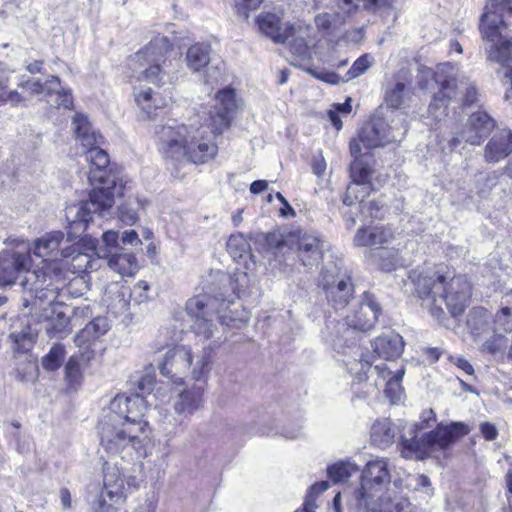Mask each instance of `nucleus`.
Returning a JSON list of instances; mask_svg holds the SVG:
<instances>
[{
	"instance_id": "1",
	"label": "nucleus",
	"mask_w": 512,
	"mask_h": 512,
	"mask_svg": "<svg viewBox=\"0 0 512 512\" xmlns=\"http://www.w3.org/2000/svg\"><path fill=\"white\" fill-rule=\"evenodd\" d=\"M212 102L209 110L203 111L204 124L200 127H188L174 119L156 126L155 140L164 158L197 165L214 159L218 146L206 135L207 129L214 135H221L230 127L236 110L234 90L219 91Z\"/></svg>"
},
{
	"instance_id": "2",
	"label": "nucleus",
	"mask_w": 512,
	"mask_h": 512,
	"mask_svg": "<svg viewBox=\"0 0 512 512\" xmlns=\"http://www.w3.org/2000/svg\"><path fill=\"white\" fill-rule=\"evenodd\" d=\"M86 161L90 162L89 181L94 186L89 194V199L66 208V219L69 223L67 242L73 243L87 229L94 215H102L109 210L115 196L123 195L124 186L119 178L109 168V156L107 152L93 145L86 147L84 151Z\"/></svg>"
},
{
	"instance_id": "3",
	"label": "nucleus",
	"mask_w": 512,
	"mask_h": 512,
	"mask_svg": "<svg viewBox=\"0 0 512 512\" xmlns=\"http://www.w3.org/2000/svg\"><path fill=\"white\" fill-rule=\"evenodd\" d=\"M405 286L410 287L438 322L445 318L444 306L456 317L464 312L471 296V285L464 276H450L437 267L412 270Z\"/></svg>"
},
{
	"instance_id": "4",
	"label": "nucleus",
	"mask_w": 512,
	"mask_h": 512,
	"mask_svg": "<svg viewBox=\"0 0 512 512\" xmlns=\"http://www.w3.org/2000/svg\"><path fill=\"white\" fill-rule=\"evenodd\" d=\"M146 425L140 418L110 412L99 424L100 444L108 454L122 459L144 457Z\"/></svg>"
},
{
	"instance_id": "5",
	"label": "nucleus",
	"mask_w": 512,
	"mask_h": 512,
	"mask_svg": "<svg viewBox=\"0 0 512 512\" xmlns=\"http://www.w3.org/2000/svg\"><path fill=\"white\" fill-rule=\"evenodd\" d=\"M391 482V476L388 471L387 462L383 459L370 461L362 471L360 486L355 488H345L338 492L333 499L335 512L340 511L342 496L346 499V506L349 512H363L367 503H373L375 498L384 501V494H388L393 489L388 486Z\"/></svg>"
},
{
	"instance_id": "6",
	"label": "nucleus",
	"mask_w": 512,
	"mask_h": 512,
	"mask_svg": "<svg viewBox=\"0 0 512 512\" xmlns=\"http://www.w3.org/2000/svg\"><path fill=\"white\" fill-rule=\"evenodd\" d=\"M171 48L168 37L158 35L137 52L131 59V65L138 69L137 80L151 82L157 87L171 83L173 77L167 70L168 61L165 57Z\"/></svg>"
},
{
	"instance_id": "7",
	"label": "nucleus",
	"mask_w": 512,
	"mask_h": 512,
	"mask_svg": "<svg viewBox=\"0 0 512 512\" xmlns=\"http://www.w3.org/2000/svg\"><path fill=\"white\" fill-rule=\"evenodd\" d=\"M469 431L468 426L462 422L439 424L434 430L423 434L420 439L402 437V454L405 458L423 459L436 449H446L456 440L467 435Z\"/></svg>"
},
{
	"instance_id": "8",
	"label": "nucleus",
	"mask_w": 512,
	"mask_h": 512,
	"mask_svg": "<svg viewBox=\"0 0 512 512\" xmlns=\"http://www.w3.org/2000/svg\"><path fill=\"white\" fill-rule=\"evenodd\" d=\"M408 131L407 115L403 112L392 111L388 118L374 116L359 132V144L372 149L383 147L392 142H400Z\"/></svg>"
},
{
	"instance_id": "9",
	"label": "nucleus",
	"mask_w": 512,
	"mask_h": 512,
	"mask_svg": "<svg viewBox=\"0 0 512 512\" xmlns=\"http://www.w3.org/2000/svg\"><path fill=\"white\" fill-rule=\"evenodd\" d=\"M359 361L346 362L349 372L355 376L358 381H363L368 378V373L372 372L377 375L375 386L377 389L384 388L385 395L392 403L401 400L403 389L401 381L404 376V369L397 370L393 375L391 370L385 365H375L373 368L368 359L363 354H360Z\"/></svg>"
},
{
	"instance_id": "10",
	"label": "nucleus",
	"mask_w": 512,
	"mask_h": 512,
	"mask_svg": "<svg viewBox=\"0 0 512 512\" xmlns=\"http://www.w3.org/2000/svg\"><path fill=\"white\" fill-rule=\"evenodd\" d=\"M319 286L325 292L328 302L336 309L346 307L353 298L354 287L347 271L335 262H328L322 268Z\"/></svg>"
},
{
	"instance_id": "11",
	"label": "nucleus",
	"mask_w": 512,
	"mask_h": 512,
	"mask_svg": "<svg viewBox=\"0 0 512 512\" xmlns=\"http://www.w3.org/2000/svg\"><path fill=\"white\" fill-rule=\"evenodd\" d=\"M224 305V301L219 302L217 298L209 295H198L187 301L186 311L194 319L192 328L198 337L205 340L215 337L217 327L213 323V317L221 313Z\"/></svg>"
},
{
	"instance_id": "12",
	"label": "nucleus",
	"mask_w": 512,
	"mask_h": 512,
	"mask_svg": "<svg viewBox=\"0 0 512 512\" xmlns=\"http://www.w3.org/2000/svg\"><path fill=\"white\" fill-rule=\"evenodd\" d=\"M437 82H440L441 88L438 93L433 97L431 104L429 105V111L444 108L452 101L461 103L462 106H470L475 103L478 99V92L475 85L469 81L465 76L458 78H447L440 80L437 78ZM445 110H443V113Z\"/></svg>"
},
{
	"instance_id": "13",
	"label": "nucleus",
	"mask_w": 512,
	"mask_h": 512,
	"mask_svg": "<svg viewBox=\"0 0 512 512\" xmlns=\"http://www.w3.org/2000/svg\"><path fill=\"white\" fill-rule=\"evenodd\" d=\"M125 499V484L123 473L117 466H104L103 487L97 495L90 500L92 509L95 512H109L114 504Z\"/></svg>"
},
{
	"instance_id": "14",
	"label": "nucleus",
	"mask_w": 512,
	"mask_h": 512,
	"mask_svg": "<svg viewBox=\"0 0 512 512\" xmlns=\"http://www.w3.org/2000/svg\"><path fill=\"white\" fill-rule=\"evenodd\" d=\"M495 127V120L485 111L471 114L464 128L448 140L451 150L456 149L461 142L480 145Z\"/></svg>"
},
{
	"instance_id": "15",
	"label": "nucleus",
	"mask_w": 512,
	"mask_h": 512,
	"mask_svg": "<svg viewBox=\"0 0 512 512\" xmlns=\"http://www.w3.org/2000/svg\"><path fill=\"white\" fill-rule=\"evenodd\" d=\"M31 257L28 253L3 252L0 254V285H12L16 282L21 273L26 272L28 276L21 282L27 287L32 278H38L39 273L30 272Z\"/></svg>"
},
{
	"instance_id": "16",
	"label": "nucleus",
	"mask_w": 512,
	"mask_h": 512,
	"mask_svg": "<svg viewBox=\"0 0 512 512\" xmlns=\"http://www.w3.org/2000/svg\"><path fill=\"white\" fill-rule=\"evenodd\" d=\"M360 3L365 10L379 13L382 17H389L394 10V0H317L321 7L331 8L339 18H345L355 13L360 8Z\"/></svg>"
},
{
	"instance_id": "17",
	"label": "nucleus",
	"mask_w": 512,
	"mask_h": 512,
	"mask_svg": "<svg viewBox=\"0 0 512 512\" xmlns=\"http://www.w3.org/2000/svg\"><path fill=\"white\" fill-rule=\"evenodd\" d=\"M191 364V349L186 346H176L165 354L163 362L159 365V370L161 375L176 384H181L188 375Z\"/></svg>"
},
{
	"instance_id": "18",
	"label": "nucleus",
	"mask_w": 512,
	"mask_h": 512,
	"mask_svg": "<svg viewBox=\"0 0 512 512\" xmlns=\"http://www.w3.org/2000/svg\"><path fill=\"white\" fill-rule=\"evenodd\" d=\"M381 313V308L374 296L365 292L357 309L346 315L345 322L350 328L368 331L374 327Z\"/></svg>"
},
{
	"instance_id": "19",
	"label": "nucleus",
	"mask_w": 512,
	"mask_h": 512,
	"mask_svg": "<svg viewBox=\"0 0 512 512\" xmlns=\"http://www.w3.org/2000/svg\"><path fill=\"white\" fill-rule=\"evenodd\" d=\"M19 87H22L35 95H55L54 104L57 107L67 109L73 104L70 90L61 86L60 79L57 76H50L45 82H41L39 79H28L20 82Z\"/></svg>"
},
{
	"instance_id": "20",
	"label": "nucleus",
	"mask_w": 512,
	"mask_h": 512,
	"mask_svg": "<svg viewBox=\"0 0 512 512\" xmlns=\"http://www.w3.org/2000/svg\"><path fill=\"white\" fill-rule=\"evenodd\" d=\"M299 260L305 267H313L322 258V241L319 236L302 230L291 234Z\"/></svg>"
},
{
	"instance_id": "21",
	"label": "nucleus",
	"mask_w": 512,
	"mask_h": 512,
	"mask_svg": "<svg viewBox=\"0 0 512 512\" xmlns=\"http://www.w3.org/2000/svg\"><path fill=\"white\" fill-rule=\"evenodd\" d=\"M256 22L261 33L274 43L283 44L296 32V24L283 22L275 13H261Z\"/></svg>"
},
{
	"instance_id": "22",
	"label": "nucleus",
	"mask_w": 512,
	"mask_h": 512,
	"mask_svg": "<svg viewBox=\"0 0 512 512\" xmlns=\"http://www.w3.org/2000/svg\"><path fill=\"white\" fill-rule=\"evenodd\" d=\"M412 96L413 90L410 83L399 74L388 81L384 89V100L387 106L394 109L406 107Z\"/></svg>"
},
{
	"instance_id": "23",
	"label": "nucleus",
	"mask_w": 512,
	"mask_h": 512,
	"mask_svg": "<svg viewBox=\"0 0 512 512\" xmlns=\"http://www.w3.org/2000/svg\"><path fill=\"white\" fill-rule=\"evenodd\" d=\"M204 387L200 384H193L190 388L179 392L173 399V408L179 415L190 416L198 411L203 405Z\"/></svg>"
},
{
	"instance_id": "24",
	"label": "nucleus",
	"mask_w": 512,
	"mask_h": 512,
	"mask_svg": "<svg viewBox=\"0 0 512 512\" xmlns=\"http://www.w3.org/2000/svg\"><path fill=\"white\" fill-rule=\"evenodd\" d=\"M350 154L354 158L350 164V176L354 181L371 183L370 178L373 174L374 160L368 153L361 152V146L353 139L350 142Z\"/></svg>"
},
{
	"instance_id": "25",
	"label": "nucleus",
	"mask_w": 512,
	"mask_h": 512,
	"mask_svg": "<svg viewBox=\"0 0 512 512\" xmlns=\"http://www.w3.org/2000/svg\"><path fill=\"white\" fill-rule=\"evenodd\" d=\"M466 325L474 341L480 342L493 331L492 314L483 307H474L467 315Z\"/></svg>"
},
{
	"instance_id": "26",
	"label": "nucleus",
	"mask_w": 512,
	"mask_h": 512,
	"mask_svg": "<svg viewBox=\"0 0 512 512\" xmlns=\"http://www.w3.org/2000/svg\"><path fill=\"white\" fill-rule=\"evenodd\" d=\"M512 152V131L501 129L489 140L485 147L486 161L496 163Z\"/></svg>"
},
{
	"instance_id": "27",
	"label": "nucleus",
	"mask_w": 512,
	"mask_h": 512,
	"mask_svg": "<svg viewBox=\"0 0 512 512\" xmlns=\"http://www.w3.org/2000/svg\"><path fill=\"white\" fill-rule=\"evenodd\" d=\"M372 347L380 358L391 360L402 354L404 341L399 334L388 333L376 338L372 343Z\"/></svg>"
},
{
	"instance_id": "28",
	"label": "nucleus",
	"mask_w": 512,
	"mask_h": 512,
	"mask_svg": "<svg viewBox=\"0 0 512 512\" xmlns=\"http://www.w3.org/2000/svg\"><path fill=\"white\" fill-rule=\"evenodd\" d=\"M64 241V233L62 231H52L38 238L34 244V254L37 257L46 259L49 257L57 258L61 255L60 246Z\"/></svg>"
},
{
	"instance_id": "29",
	"label": "nucleus",
	"mask_w": 512,
	"mask_h": 512,
	"mask_svg": "<svg viewBox=\"0 0 512 512\" xmlns=\"http://www.w3.org/2000/svg\"><path fill=\"white\" fill-rule=\"evenodd\" d=\"M110 326L105 317H96L76 334L74 337L75 345L79 348L89 347L96 339L103 336Z\"/></svg>"
},
{
	"instance_id": "30",
	"label": "nucleus",
	"mask_w": 512,
	"mask_h": 512,
	"mask_svg": "<svg viewBox=\"0 0 512 512\" xmlns=\"http://www.w3.org/2000/svg\"><path fill=\"white\" fill-rule=\"evenodd\" d=\"M72 125L77 139L84 148L103 143L102 135L94 130L84 114L77 113L73 118Z\"/></svg>"
},
{
	"instance_id": "31",
	"label": "nucleus",
	"mask_w": 512,
	"mask_h": 512,
	"mask_svg": "<svg viewBox=\"0 0 512 512\" xmlns=\"http://www.w3.org/2000/svg\"><path fill=\"white\" fill-rule=\"evenodd\" d=\"M65 307L62 303L52 304L51 307H45L42 309L41 317L51 323V328L57 333H69L70 318L65 311Z\"/></svg>"
},
{
	"instance_id": "32",
	"label": "nucleus",
	"mask_w": 512,
	"mask_h": 512,
	"mask_svg": "<svg viewBox=\"0 0 512 512\" xmlns=\"http://www.w3.org/2000/svg\"><path fill=\"white\" fill-rule=\"evenodd\" d=\"M398 434V427L389 419L376 421L371 428V440L380 447L390 446Z\"/></svg>"
},
{
	"instance_id": "33",
	"label": "nucleus",
	"mask_w": 512,
	"mask_h": 512,
	"mask_svg": "<svg viewBox=\"0 0 512 512\" xmlns=\"http://www.w3.org/2000/svg\"><path fill=\"white\" fill-rule=\"evenodd\" d=\"M134 94L138 106L144 113H146L148 118H151L156 110L166 106L167 104L166 101L161 97H158V94L150 87H140L135 89Z\"/></svg>"
},
{
	"instance_id": "34",
	"label": "nucleus",
	"mask_w": 512,
	"mask_h": 512,
	"mask_svg": "<svg viewBox=\"0 0 512 512\" xmlns=\"http://www.w3.org/2000/svg\"><path fill=\"white\" fill-rule=\"evenodd\" d=\"M108 266L122 276H132L138 269L137 259L133 253L109 252Z\"/></svg>"
},
{
	"instance_id": "35",
	"label": "nucleus",
	"mask_w": 512,
	"mask_h": 512,
	"mask_svg": "<svg viewBox=\"0 0 512 512\" xmlns=\"http://www.w3.org/2000/svg\"><path fill=\"white\" fill-rule=\"evenodd\" d=\"M391 237V232L383 227L360 228L354 237V243L356 246H373L384 244Z\"/></svg>"
},
{
	"instance_id": "36",
	"label": "nucleus",
	"mask_w": 512,
	"mask_h": 512,
	"mask_svg": "<svg viewBox=\"0 0 512 512\" xmlns=\"http://www.w3.org/2000/svg\"><path fill=\"white\" fill-rule=\"evenodd\" d=\"M210 46L203 43L192 45L186 53V63L193 72H199L205 68L210 59Z\"/></svg>"
},
{
	"instance_id": "37",
	"label": "nucleus",
	"mask_w": 512,
	"mask_h": 512,
	"mask_svg": "<svg viewBox=\"0 0 512 512\" xmlns=\"http://www.w3.org/2000/svg\"><path fill=\"white\" fill-rule=\"evenodd\" d=\"M227 251L235 261L246 259L255 263V256L251 253V246L248 240L242 234H233L227 241Z\"/></svg>"
},
{
	"instance_id": "38",
	"label": "nucleus",
	"mask_w": 512,
	"mask_h": 512,
	"mask_svg": "<svg viewBox=\"0 0 512 512\" xmlns=\"http://www.w3.org/2000/svg\"><path fill=\"white\" fill-rule=\"evenodd\" d=\"M395 489L388 494H384V501L375 498L373 503H367L363 512H404L406 502L398 499L395 495Z\"/></svg>"
},
{
	"instance_id": "39",
	"label": "nucleus",
	"mask_w": 512,
	"mask_h": 512,
	"mask_svg": "<svg viewBox=\"0 0 512 512\" xmlns=\"http://www.w3.org/2000/svg\"><path fill=\"white\" fill-rule=\"evenodd\" d=\"M372 190L371 183L352 180L346 189L343 203L348 206L358 203L361 207Z\"/></svg>"
},
{
	"instance_id": "40",
	"label": "nucleus",
	"mask_w": 512,
	"mask_h": 512,
	"mask_svg": "<svg viewBox=\"0 0 512 512\" xmlns=\"http://www.w3.org/2000/svg\"><path fill=\"white\" fill-rule=\"evenodd\" d=\"M45 278V273H41L38 278H35L36 281L31 286L27 285L25 288L31 293H34L35 302H38L40 306L47 302L49 304L48 307H51L52 304H58L59 302L56 301L57 294L54 289L43 287L46 281ZM32 280H34V278H32Z\"/></svg>"
},
{
	"instance_id": "41",
	"label": "nucleus",
	"mask_w": 512,
	"mask_h": 512,
	"mask_svg": "<svg viewBox=\"0 0 512 512\" xmlns=\"http://www.w3.org/2000/svg\"><path fill=\"white\" fill-rule=\"evenodd\" d=\"M153 386L154 378L150 375H146L138 381L139 393H137L133 397L125 398L127 412L129 414L131 413V408L133 406H141L143 409H146L143 394L150 393L153 390Z\"/></svg>"
},
{
	"instance_id": "42",
	"label": "nucleus",
	"mask_w": 512,
	"mask_h": 512,
	"mask_svg": "<svg viewBox=\"0 0 512 512\" xmlns=\"http://www.w3.org/2000/svg\"><path fill=\"white\" fill-rule=\"evenodd\" d=\"M145 201L135 197L129 198L128 201L119 207L120 220L128 225H133L138 220V211L143 209Z\"/></svg>"
},
{
	"instance_id": "43",
	"label": "nucleus",
	"mask_w": 512,
	"mask_h": 512,
	"mask_svg": "<svg viewBox=\"0 0 512 512\" xmlns=\"http://www.w3.org/2000/svg\"><path fill=\"white\" fill-rule=\"evenodd\" d=\"M357 466L350 461H339L327 468L329 478L337 483L348 479L353 473L357 472Z\"/></svg>"
},
{
	"instance_id": "44",
	"label": "nucleus",
	"mask_w": 512,
	"mask_h": 512,
	"mask_svg": "<svg viewBox=\"0 0 512 512\" xmlns=\"http://www.w3.org/2000/svg\"><path fill=\"white\" fill-rule=\"evenodd\" d=\"M65 348L61 344H54L49 352L42 358L41 364L46 371H56L65 358Z\"/></svg>"
},
{
	"instance_id": "45",
	"label": "nucleus",
	"mask_w": 512,
	"mask_h": 512,
	"mask_svg": "<svg viewBox=\"0 0 512 512\" xmlns=\"http://www.w3.org/2000/svg\"><path fill=\"white\" fill-rule=\"evenodd\" d=\"M61 256L64 258L72 257L74 267L81 272L85 271L87 263H89V254L80 252V248L77 243H73L68 247L62 248Z\"/></svg>"
},
{
	"instance_id": "46",
	"label": "nucleus",
	"mask_w": 512,
	"mask_h": 512,
	"mask_svg": "<svg viewBox=\"0 0 512 512\" xmlns=\"http://www.w3.org/2000/svg\"><path fill=\"white\" fill-rule=\"evenodd\" d=\"M309 30H310V26L304 27L301 24L296 25V32L291 37V38H293V40L290 43V49L294 54H296L298 56H302L307 53L308 44L306 42V37L309 36V33H308Z\"/></svg>"
},
{
	"instance_id": "47",
	"label": "nucleus",
	"mask_w": 512,
	"mask_h": 512,
	"mask_svg": "<svg viewBox=\"0 0 512 512\" xmlns=\"http://www.w3.org/2000/svg\"><path fill=\"white\" fill-rule=\"evenodd\" d=\"M373 257L378 260V266L384 271H392L398 265L397 252L392 249L377 248L373 252Z\"/></svg>"
},
{
	"instance_id": "48",
	"label": "nucleus",
	"mask_w": 512,
	"mask_h": 512,
	"mask_svg": "<svg viewBox=\"0 0 512 512\" xmlns=\"http://www.w3.org/2000/svg\"><path fill=\"white\" fill-rule=\"evenodd\" d=\"M493 331L498 333L512 331V308L504 307L492 316Z\"/></svg>"
},
{
	"instance_id": "49",
	"label": "nucleus",
	"mask_w": 512,
	"mask_h": 512,
	"mask_svg": "<svg viewBox=\"0 0 512 512\" xmlns=\"http://www.w3.org/2000/svg\"><path fill=\"white\" fill-rule=\"evenodd\" d=\"M489 338H485V341L481 344V351L489 354H496L502 351L507 345V339L501 333L492 331Z\"/></svg>"
},
{
	"instance_id": "50",
	"label": "nucleus",
	"mask_w": 512,
	"mask_h": 512,
	"mask_svg": "<svg viewBox=\"0 0 512 512\" xmlns=\"http://www.w3.org/2000/svg\"><path fill=\"white\" fill-rule=\"evenodd\" d=\"M65 379L71 388L77 387L82 381V371L76 356L70 357L65 365Z\"/></svg>"
},
{
	"instance_id": "51",
	"label": "nucleus",
	"mask_w": 512,
	"mask_h": 512,
	"mask_svg": "<svg viewBox=\"0 0 512 512\" xmlns=\"http://www.w3.org/2000/svg\"><path fill=\"white\" fill-rule=\"evenodd\" d=\"M231 315L220 314L219 320L222 325L241 328L246 325L250 319V314L245 309H242L240 312L230 311Z\"/></svg>"
},
{
	"instance_id": "52",
	"label": "nucleus",
	"mask_w": 512,
	"mask_h": 512,
	"mask_svg": "<svg viewBox=\"0 0 512 512\" xmlns=\"http://www.w3.org/2000/svg\"><path fill=\"white\" fill-rule=\"evenodd\" d=\"M328 488L329 483L327 481L318 482L312 485L310 487V492L303 504V508L296 510L295 512H315V509L317 507L315 503V496L326 491Z\"/></svg>"
},
{
	"instance_id": "53",
	"label": "nucleus",
	"mask_w": 512,
	"mask_h": 512,
	"mask_svg": "<svg viewBox=\"0 0 512 512\" xmlns=\"http://www.w3.org/2000/svg\"><path fill=\"white\" fill-rule=\"evenodd\" d=\"M372 57L369 54L360 56L345 74V80H352L365 73L372 64Z\"/></svg>"
},
{
	"instance_id": "54",
	"label": "nucleus",
	"mask_w": 512,
	"mask_h": 512,
	"mask_svg": "<svg viewBox=\"0 0 512 512\" xmlns=\"http://www.w3.org/2000/svg\"><path fill=\"white\" fill-rule=\"evenodd\" d=\"M360 211L367 217L382 218L387 211L386 205L378 200H369L360 207Z\"/></svg>"
},
{
	"instance_id": "55",
	"label": "nucleus",
	"mask_w": 512,
	"mask_h": 512,
	"mask_svg": "<svg viewBox=\"0 0 512 512\" xmlns=\"http://www.w3.org/2000/svg\"><path fill=\"white\" fill-rule=\"evenodd\" d=\"M308 72L311 75H313L315 78L322 80L329 84H339V83L348 82V80H345V75L340 76L335 72L324 71V70L318 71L313 68H309Z\"/></svg>"
},
{
	"instance_id": "56",
	"label": "nucleus",
	"mask_w": 512,
	"mask_h": 512,
	"mask_svg": "<svg viewBox=\"0 0 512 512\" xmlns=\"http://www.w3.org/2000/svg\"><path fill=\"white\" fill-rule=\"evenodd\" d=\"M204 69V82L206 84H214L219 82L222 77L221 62L210 61Z\"/></svg>"
},
{
	"instance_id": "57",
	"label": "nucleus",
	"mask_w": 512,
	"mask_h": 512,
	"mask_svg": "<svg viewBox=\"0 0 512 512\" xmlns=\"http://www.w3.org/2000/svg\"><path fill=\"white\" fill-rule=\"evenodd\" d=\"M23 97L17 90H3L0 92V106L10 104L11 106H18L25 102Z\"/></svg>"
},
{
	"instance_id": "58",
	"label": "nucleus",
	"mask_w": 512,
	"mask_h": 512,
	"mask_svg": "<svg viewBox=\"0 0 512 512\" xmlns=\"http://www.w3.org/2000/svg\"><path fill=\"white\" fill-rule=\"evenodd\" d=\"M97 258H93L92 255L89 254V263H87V267L84 272L94 271L100 268V259H109V253L106 250H103L102 247L95 248L93 252Z\"/></svg>"
},
{
	"instance_id": "59",
	"label": "nucleus",
	"mask_w": 512,
	"mask_h": 512,
	"mask_svg": "<svg viewBox=\"0 0 512 512\" xmlns=\"http://www.w3.org/2000/svg\"><path fill=\"white\" fill-rule=\"evenodd\" d=\"M261 3L262 0H236L235 7L239 14L248 17L249 11L256 9Z\"/></svg>"
},
{
	"instance_id": "60",
	"label": "nucleus",
	"mask_w": 512,
	"mask_h": 512,
	"mask_svg": "<svg viewBox=\"0 0 512 512\" xmlns=\"http://www.w3.org/2000/svg\"><path fill=\"white\" fill-rule=\"evenodd\" d=\"M415 481V490H423L425 494L430 497L433 494V489L431 488L430 479L425 475H417L414 478Z\"/></svg>"
},
{
	"instance_id": "61",
	"label": "nucleus",
	"mask_w": 512,
	"mask_h": 512,
	"mask_svg": "<svg viewBox=\"0 0 512 512\" xmlns=\"http://www.w3.org/2000/svg\"><path fill=\"white\" fill-rule=\"evenodd\" d=\"M480 432L485 440L488 441L494 440L498 435L496 426L490 422H483L480 425Z\"/></svg>"
},
{
	"instance_id": "62",
	"label": "nucleus",
	"mask_w": 512,
	"mask_h": 512,
	"mask_svg": "<svg viewBox=\"0 0 512 512\" xmlns=\"http://www.w3.org/2000/svg\"><path fill=\"white\" fill-rule=\"evenodd\" d=\"M102 241L105 244L104 250L109 253L110 251L108 249L116 248L118 233L113 230H108L102 234Z\"/></svg>"
},
{
	"instance_id": "63",
	"label": "nucleus",
	"mask_w": 512,
	"mask_h": 512,
	"mask_svg": "<svg viewBox=\"0 0 512 512\" xmlns=\"http://www.w3.org/2000/svg\"><path fill=\"white\" fill-rule=\"evenodd\" d=\"M208 365V359L206 357H202L200 361H198L195 367L192 370V378L200 382L205 374V368Z\"/></svg>"
},
{
	"instance_id": "64",
	"label": "nucleus",
	"mask_w": 512,
	"mask_h": 512,
	"mask_svg": "<svg viewBox=\"0 0 512 512\" xmlns=\"http://www.w3.org/2000/svg\"><path fill=\"white\" fill-rule=\"evenodd\" d=\"M121 241L124 244L141 245V240L139 239L138 234L135 230H127L123 232Z\"/></svg>"
}]
</instances>
